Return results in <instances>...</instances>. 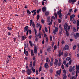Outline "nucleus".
Listing matches in <instances>:
<instances>
[{
    "mask_svg": "<svg viewBox=\"0 0 79 79\" xmlns=\"http://www.w3.org/2000/svg\"><path fill=\"white\" fill-rule=\"evenodd\" d=\"M76 69L77 71L76 72V76L77 77V73H79V66L76 65Z\"/></svg>",
    "mask_w": 79,
    "mask_h": 79,
    "instance_id": "1",
    "label": "nucleus"
},
{
    "mask_svg": "<svg viewBox=\"0 0 79 79\" xmlns=\"http://www.w3.org/2000/svg\"><path fill=\"white\" fill-rule=\"evenodd\" d=\"M32 25L33 27L34 28L35 27V24L34 23L32 22V20H30V25L31 26V25Z\"/></svg>",
    "mask_w": 79,
    "mask_h": 79,
    "instance_id": "2",
    "label": "nucleus"
},
{
    "mask_svg": "<svg viewBox=\"0 0 79 79\" xmlns=\"http://www.w3.org/2000/svg\"><path fill=\"white\" fill-rule=\"evenodd\" d=\"M27 73L28 75H30V74L32 73V71L31 69H28L27 71Z\"/></svg>",
    "mask_w": 79,
    "mask_h": 79,
    "instance_id": "3",
    "label": "nucleus"
},
{
    "mask_svg": "<svg viewBox=\"0 0 79 79\" xmlns=\"http://www.w3.org/2000/svg\"><path fill=\"white\" fill-rule=\"evenodd\" d=\"M55 30H54L53 31V34L54 35L56 34V32H57L58 31V29L57 27H56L55 28Z\"/></svg>",
    "mask_w": 79,
    "mask_h": 79,
    "instance_id": "4",
    "label": "nucleus"
},
{
    "mask_svg": "<svg viewBox=\"0 0 79 79\" xmlns=\"http://www.w3.org/2000/svg\"><path fill=\"white\" fill-rule=\"evenodd\" d=\"M77 1V0H69V3L72 2V4L73 5L74 3L75 2H76Z\"/></svg>",
    "mask_w": 79,
    "mask_h": 79,
    "instance_id": "5",
    "label": "nucleus"
},
{
    "mask_svg": "<svg viewBox=\"0 0 79 79\" xmlns=\"http://www.w3.org/2000/svg\"><path fill=\"white\" fill-rule=\"evenodd\" d=\"M54 64H55L56 66H58V59H55V62L54 63Z\"/></svg>",
    "mask_w": 79,
    "mask_h": 79,
    "instance_id": "6",
    "label": "nucleus"
},
{
    "mask_svg": "<svg viewBox=\"0 0 79 79\" xmlns=\"http://www.w3.org/2000/svg\"><path fill=\"white\" fill-rule=\"evenodd\" d=\"M61 72V69H60V70L56 72V74H58L59 76H60V74Z\"/></svg>",
    "mask_w": 79,
    "mask_h": 79,
    "instance_id": "7",
    "label": "nucleus"
},
{
    "mask_svg": "<svg viewBox=\"0 0 79 79\" xmlns=\"http://www.w3.org/2000/svg\"><path fill=\"white\" fill-rule=\"evenodd\" d=\"M75 38L76 39H77V37H79V33H77L76 34V35H74Z\"/></svg>",
    "mask_w": 79,
    "mask_h": 79,
    "instance_id": "8",
    "label": "nucleus"
},
{
    "mask_svg": "<svg viewBox=\"0 0 79 79\" xmlns=\"http://www.w3.org/2000/svg\"><path fill=\"white\" fill-rule=\"evenodd\" d=\"M64 48L66 50H69V46L67 45H66L65 46Z\"/></svg>",
    "mask_w": 79,
    "mask_h": 79,
    "instance_id": "9",
    "label": "nucleus"
},
{
    "mask_svg": "<svg viewBox=\"0 0 79 79\" xmlns=\"http://www.w3.org/2000/svg\"><path fill=\"white\" fill-rule=\"evenodd\" d=\"M44 67L45 68H46V69L48 68L49 66H48V64H47V63H46L44 64Z\"/></svg>",
    "mask_w": 79,
    "mask_h": 79,
    "instance_id": "10",
    "label": "nucleus"
},
{
    "mask_svg": "<svg viewBox=\"0 0 79 79\" xmlns=\"http://www.w3.org/2000/svg\"><path fill=\"white\" fill-rule=\"evenodd\" d=\"M51 49H52V47H48L47 49V51L48 52H50L51 51Z\"/></svg>",
    "mask_w": 79,
    "mask_h": 79,
    "instance_id": "11",
    "label": "nucleus"
},
{
    "mask_svg": "<svg viewBox=\"0 0 79 79\" xmlns=\"http://www.w3.org/2000/svg\"><path fill=\"white\" fill-rule=\"evenodd\" d=\"M29 43L30 44L31 47H33V46H34V44L33 43H32V41H29Z\"/></svg>",
    "mask_w": 79,
    "mask_h": 79,
    "instance_id": "12",
    "label": "nucleus"
},
{
    "mask_svg": "<svg viewBox=\"0 0 79 79\" xmlns=\"http://www.w3.org/2000/svg\"><path fill=\"white\" fill-rule=\"evenodd\" d=\"M67 78V76H66V75L65 74H64L62 79H66Z\"/></svg>",
    "mask_w": 79,
    "mask_h": 79,
    "instance_id": "13",
    "label": "nucleus"
},
{
    "mask_svg": "<svg viewBox=\"0 0 79 79\" xmlns=\"http://www.w3.org/2000/svg\"><path fill=\"white\" fill-rule=\"evenodd\" d=\"M67 27H68V24H67L66 23H65L64 26V29H67Z\"/></svg>",
    "mask_w": 79,
    "mask_h": 79,
    "instance_id": "14",
    "label": "nucleus"
},
{
    "mask_svg": "<svg viewBox=\"0 0 79 79\" xmlns=\"http://www.w3.org/2000/svg\"><path fill=\"white\" fill-rule=\"evenodd\" d=\"M24 52L25 55H26V42L24 43Z\"/></svg>",
    "mask_w": 79,
    "mask_h": 79,
    "instance_id": "15",
    "label": "nucleus"
},
{
    "mask_svg": "<svg viewBox=\"0 0 79 79\" xmlns=\"http://www.w3.org/2000/svg\"><path fill=\"white\" fill-rule=\"evenodd\" d=\"M34 53H35V54L37 53V48H34Z\"/></svg>",
    "mask_w": 79,
    "mask_h": 79,
    "instance_id": "16",
    "label": "nucleus"
},
{
    "mask_svg": "<svg viewBox=\"0 0 79 79\" xmlns=\"http://www.w3.org/2000/svg\"><path fill=\"white\" fill-rule=\"evenodd\" d=\"M65 34L67 36V37H68V36H69V33H68V31L67 30H66Z\"/></svg>",
    "mask_w": 79,
    "mask_h": 79,
    "instance_id": "17",
    "label": "nucleus"
},
{
    "mask_svg": "<svg viewBox=\"0 0 79 79\" xmlns=\"http://www.w3.org/2000/svg\"><path fill=\"white\" fill-rule=\"evenodd\" d=\"M36 28H38V27H40V23H38L36 25Z\"/></svg>",
    "mask_w": 79,
    "mask_h": 79,
    "instance_id": "18",
    "label": "nucleus"
},
{
    "mask_svg": "<svg viewBox=\"0 0 79 79\" xmlns=\"http://www.w3.org/2000/svg\"><path fill=\"white\" fill-rule=\"evenodd\" d=\"M61 10H60L57 12V15H61Z\"/></svg>",
    "mask_w": 79,
    "mask_h": 79,
    "instance_id": "19",
    "label": "nucleus"
},
{
    "mask_svg": "<svg viewBox=\"0 0 79 79\" xmlns=\"http://www.w3.org/2000/svg\"><path fill=\"white\" fill-rule=\"evenodd\" d=\"M42 10H47V7L44 6L42 8Z\"/></svg>",
    "mask_w": 79,
    "mask_h": 79,
    "instance_id": "20",
    "label": "nucleus"
},
{
    "mask_svg": "<svg viewBox=\"0 0 79 79\" xmlns=\"http://www.w3.org/2000/svg\"><path fill=\"white\" fill-rule=\"evenodd\" d=\"M59 35L61 36V35H62V31H61V30H59Z\"/></svg>",
    "mask_w": 79,
    "mask_h": 79,
    "instance_id": "21",
    "label": "nucleus"
},
{
    "mask_svg": "<svg viewBox=\"0 0 79 79\" xmlns=\"http://www.w3.org/2000/svg\"><path fill=\"white\" fill-rule=\"evenodd\" d=\"M31 70H32V71H33L34 73H35V69H33V67H32L31 68Z\"/></svg>",
    "mask_w": 79,
    "mask_h": 79,
    "instance_id": "22",
    "label": "nucleus"
},
{
    "mask_svg": "<svg viewBox=\"0 0 79 79\" xmlns=\"http://www.w3.org/2000/svg\"><path fill=\"white\" fill-rule=\"evenodd\" d=\"M38 36L39 38H41V33H40V32H39L38 33Z\"/></svg>",
    "mask_w": 79,
    "mask_h": 79,
    "instance_id": "23",
    "label": "nucleus"
},
{
    "mask_svg": "<svg viewBox=\"0 0 79 79\" xmlns=\"http://www.w3.org/2000/svg\"><path fill=\"white\" fill-rule=\"evenodd\" d=\"M49 15V12L48 11L46 12L45 13V16H48Z\"/></svg>",
    "mask_w": 79,
    "mask_h": 79,
    "instance_id": "24",
    "label": "nucleus"
},
{
    "mask_svg": "<svg viewBox=\"0 0 79 79\" xmlns=\"http://www.w3.org/2000/svg\"><path fill=\"white\" fill-rule=\"evenodd\" d=\"M31 56H34V52H33V51L31 50Z\"/></svg>",
    "mask_w": 79,
    "mask_h": 79,
    "instance_id": "25",
    "label": "nucleus"
},
{
    "mask_svg": "<svg viewBox=\"0 0 79 79\" xmlns=\"http://www.w3.org/2000/svg\"><path fill=\"white\" fill-rule=\"evenodd\" d=\"M70 60H71V57H67L66 58V61H69Z\"/></svg>",
    "mask_w": 79,
    "mask_h": 79,
    "instance_id": "26",
    "label": "nucleus"
},
{
    "mask_svg": "<svg viewBox=\"0 0 79 79\" xmlns=\"http://www.w3.org/2000/svg\"><path fill=\"white\" fill-rule=\"evenodd\" d=\"M22 39L23 40H24L25 39H26V37H25L24 36H22Z\"/></svg>",
    "mask_w": 79,
    "mask_h": 79,
    "instance_id": "27",
    "label": "nucleus"
},
{
    "mask_svg": "<svg viewBox=\"0 0 79 79\" xmlns=\"http://www.w3.org/2000/svg\"><path fill=\"white\" fill-rule=\"evenodd\" d=\"M51 21L52 22L53 21V19H54V20L55 19V17L52 16L51 18Z\"/></svg>",
    "mask_w": 79,
    "mask_h": 79,
    "instance_id": "28",
    "label": "nucleus"
},
{
    "mask_svg": "<svg viewBox=\"0 0 79 79\" xmlns=\"http://www.w3.org/2000/svg\"><path fill=\"white\" fill-rule=\"evenodd\" d=\"M28 29H29V27L28 26H26L25 28L24 29L27 30V31Z\"/></svg>",
    "mask_w": 79,
    "mask_h": 79,
    "instance_id": "29",
    "label": "nucleus"
},
{
    "mask_svg": "<svg viewBox=\"0 0 79 79\" xmlns=\"http://www.w3.org/2000/svg\"><path fill=\"white\" fill-rule=\"evenodd\" d=\"M54 15L56 18H57V17H58V15H57V14H56V13H54Z\"/></svg>",
    "mask_w": 79,
    "mask_h": 79,
    "instance_id": "30",
    "label": "nucleus"
},
{
    "mask_svg": "<svg viewBox=\"0 0 79 79\" xmlns=\"http://www.w3.org/2000/svg\"><path fill=\"white\" fill-rule=\"evenodd\" d=\"M32 62L31 61L30 64V67H32Z\"/></svg>",
    "mask_w": 79,
    "mask_h": 79,
    "instance_id": "31",
    "label": "nucleus"
},
{
    "mask_svg": "<svg viewBox=\"0 0 79 79\" xmlns=\"http://www.w3.org/2000/svg\"><path fill=\"white\" fill-rule=\"evenodd\" d=\"M61 68L62 69H64V65H63V64H62L61 66Z\"/></svg>",
    "mask_w": 79,
    "mask_h": 79,
    "instance_id": "32",
    "label": "nucleus"
},
{
    "mask_svg": "<svg viewBox=\"0 0 79 79\" xmlns=\"http://www.w3.org/2000/svg\"><path fill=\"white\" fill-rule=\"evenodd\" d=\"M47 19H48V23H49V22H50V17H48L47 18Z\"/></svg>",
    "mask_w": 79,
    "mask_h": 79,
    "instance_id": "33",
    "label": "nucleus"
},
{
    "mask_svg": "<svg viewBox=\"0 0 79 79\" xmlns=\"http://www.w3.org/2000/svg\"><path fill=\"white\" fill-rule=\"evenodd\" d=\"M63 63L64 64V65H65V64H66V60H64Z\"/></svg>",
    "mask_w": 79,
    "mask_h": 79,
    "instance_id": "34",
    "label": "nucleus"
},
{
    "mask_svg": "<svg viewBox=\"0 0 79 79\" xmlns=\"http://www.w3.org/2000/svg\"><path fill=\"white\" fill-rule=\"evenodd\" d=\"M37 20H38V19H39V18H40V16H39V15H38L37 16Z\"/></svg>",
    "mask_w": 79,
    "mask_h": 79,
    "instance_id": "35",
    "label": "nucleus"
},
{
    "mask_svg": "<svg viewBox=\"0 0 79 79\" xmlns=\"http://www.w3.org/2000/svg\"><path fill=\"white\" fill-rule=\"evenodd\" d=\"M71 62H72V60H70L69 61V65L71 64Z\"/></svg>",
    "mask_w": 79,
    "mask_h": 79,
    "instance_id": "36",
    "label": "nucleus"
},
{
    "mask_svg": "<svg viewBox=\"0 0 79 79\" xmlns=\"http://www.w3.org/2000/svg\"><path fill=\"white\" fill-rule=\"evenodd\" d=\"M39 74V73L38 72V70H36V75H38Z\"/></svg>",
    "mask_w": 79,
    "mask_h": 79,
    "instance_id": "37",
    "label": "nucleus"
},
{
    "mask_svg": "<svg viewBox=\"0 0 79 79\" xmlns=\"http://www.w3.org/2000/svg\"><path fill=\"white\" fill-rule=\"evenodd\" d=\"M50 64L51 66H53V62H50Z\"/></svg>",
    "mask_w": 79,
    "mask_h": 79,
    "instance_id": "38",
    "label": "nucleus"
},
{
    "mask_svg": "<svg viewBox=\"0 0 79 79\" xmlns=\"http://www.w3.org/2000/svg\"><path fill=\"white\" fill-rule=\"evenodd\" d=\"M50 72L51 73H52V72H53V69H50Z\"/></svg>",
    "mask_w": 79,
    "mask_h": 79,
    "instance_id": "39",
    "label": "nucleus"
},
{
    "mask_svg": "<svg viewBox=\"0 0 79 79\" xmlns=\"http://www.w3.org/2000/svg\"><path fill=\"white\" fill-rule=\"evenodd\" d=\"M41 69H42V67H40L39 69V72H40V71H41Z\"/></svg>",
    "mask_w": 79,
    "mask_h": 79,
    "instance_id": "40",
    "label": "nucleus"
},
{
    "mask_svg": "<svg viewBox=\"0 0 79 79\" xmlns=\"http://www.w3.org/2000/svg\"><path fill=\"white\" fill-rule=\"evenodd\" d=\"M63 73L64 74H66V70H65V69H64Z\"/></svg>",
    "mask_w": 79,
    "mask_h": 79,
    "instance_id": "41",
    "label": "nucleus"
},
{
    "mask_svg": "<svg viewBox=\"0 0 79 79\" xmlns=\"http://www.w3.org/2000/svg\"><path fill=\"white\" fill-rule=\"evenodd\" d=\"M75 16V15H72V16H71V18H73V19H74V17Z\"/></svg>",
    "mask_w": 79,
    "mask_h": 79,
    "instance_id": "42",
    "label": "nucleus"
},
{
    "mask_svg": "<svg viewBox=\"0 0 79 79\" xmlns=\"http://www.w3.org/2000/svg\"><path fill=\"white\" fill-rule=\"evenodd\" d=\"M73 50H76V45H74L73 46Z\"/></svg>",
    "mask_w": 79,
    "mask_h": 79,
    "instance_id": "43",
    "label": "nucleus"
},
{
    "mask_svg": "<svg viewBox=\"0 0 79 79\" xmlns=\"http://www.w3.org/2000/svg\"><path fill=\"white\" fill-rule=\"evenodd\" d=\"M27 12L28 14H31V11H30L29 10H27Z\"/></svg>",
    "mask_w": 79,
    "mask_h": 79,
    "instance_id": "44",
    "label": "nucleus"
},
{
    "mask_svg": "<svg viewBox=\"0 0 79 79\" xmlns=\"http://www.w3.org/2000/svg\"><path fill=\"white\" fill-rule=\"evenodd\" d=\"M70 29V26H69L68 27L67 30L68 31H69Z\"/></svg>",
    "mask_w": 79,
    "mask_h": 79,
    "instance_id": "45",
    "label": "nucleus"
},
{
    "mask_svg": "<svg viewBox=\"0 0 79 79\" xmlns=\"http://www.w3.org/2000/svg\"><path fill=\"white\" fill-rule=\"evenodd\" d=\"M27 79H32V77H28Z\"/></svg>",
    "mask_w": 79,
    "mask_h": 79,
    "instance_id": "46",
    "label": "nucleus"
},
{
    "mask_svg": "<svg viewBox=\"0 0 79 79\" xmlns=\"http://www.w3.org/2000/svg\"><path fill=\"white\" fill-rule=\"evenodd\" d=\"M73 31L74 32H76V29L75 28V27H73Z\"/></svg>",
    "mask_w": 79,
    "mask_h": 79,
    "instance_id": "47",
    "label": "nucleus"
},
{
    "mask_svg": "<svg viewBox=\"0 0 79 79\" xmlns=\"http://www.w3.org/2000/svg\"><path fill=\"white\" fill-rule=\"evenodd\" d=\"M45 31L46 32L48 31V30H47V27H45Z\"/></svg>",
    "mask_w": 79,
    "mask_h": 79,
    "instance_id": "48",
    "label": "nucleus"
},
{
    "mask_svg": "<svg viewBox=\"0 0 79 79\" xmlns=\"http://www.w3.org/2000/svg\"><path fill=\"white\" fill-rule=\"evenodd\" d=\"M59 16L60 18H62V15L61 14L59 15Z\"/></svg>",
    "mask_w": 79,
    "mask_h": 79,
    "instance_id": "49",
    "label": "nucleus"
},
{
    "mask_svg": "<svg viewBox=\"0 0 79 79\" xmlns=\"http://www.w3.org/2000/svg\"><path fill=\"white\" fill-rule=\"evenodd\" d=\"M50 40L51 41H52V37L51 36H50Z\"/></svg>",
    "mask_w": 79,
    "mask_h": 79,
    "instance_id": "50",
    "label": "nucleus"
},
{
    "mask_svg": "<svg viewBox=\"0 0 79 79\" xmlns=\"http://www.w3.org/2000/svg\"><path fill=\"white\" fill-rule=\"evenodd\" d=\"M56 48H57L56 46L55 45L54 46V50H56Z\"/></svg>",
    "mask_w": 79,
    "mask_h": 79,
    "instance_id": "51",
    "label": "nucleus"
},
{
    "mask_svg": "<svg viewBox=\"0 0 79 79\" xmlns=\"http://www.w3.org/2000/svg\"><path fill=\"white\" fill-rule=\"evenodd\" d=\"M69 65H68V63H67L65 65V66L66 67V68H68Z\"/></svg>",
    "mask_w": 79,
    "mask_h": 79,
    "instance_id": "52",
    "label": "nucleus"
},
{
    "mask_svg": "<svg viewBox=\"0 0 79 79\" xmlns=\"http://www.w3.org/2000/svg\"><path fill=\"white\" fill-rule=\"evenodd\" d=\"M67 56H68V53H66L64 54V56H65V57H67Z\"/></svg>",
    "mask_w": 79,
    "mask_h": 79,
    "instance_id": "53",
    "label": "nucleus"
},
{
    "mask_svg": "<svg viewBox=\"0 0 79 79\" xmlns=\"http://www.w3.org/2000/svg\"><path fill=\"white\" fill-rule=\"evenodd\" d=\"M48 60H49V58H48V57L46 58V62H48Z\"/></svg>",
    "mask_w": 79,
    "mask_h": 79,
    "instance_id": "54",
    "label": "nucleus"
},
{
    "mask_svg": "<svg viewBox=\"0 0 79 79\" xmlns=\"http://www.w3.org/2000/svg\"><path fill=\"white\" fill-rule=\"evenodd\" d=\"M32 37V36L31 35H30L28 37L29 38V39H31V37Z\"/></svg>",
    "mask_w": 79,
    "mask_h": 79,
    "instance_id": "55",
    "label": "nucleus"
},
{
    "mask_svg": "<svg viewBox=\"0 0 79 79\" xmlns=\"http://www.w3.org/2000/svg\"><path fill=\"white\" fill-rule=\"evenodd\" d=\"M69 71L70 72H72V69H71V68H70L69 69Z\"/></svg>",
    "mask_w": 79,
    "mask_h": 79,
    "instance_id": "56",
    "label": "nucleus"
},
{
    "mask_svg": "<svg viewBox=\"0 0 79 79\" xmlns=\"http://www.w3.org/2000/svg\"><path fill=\"white\" fill-rule=\"evenodd\" d=\"M22 73H26V71H25V70H23L22 71Z\"/></svg>",
    "mask_w": 79,
    "mask_h": 79,
    "instance_id": "57",
    "label": "nucleus"
},
{
    "mask_svg": "<svg viewBox=\"0 0 79 79\" xmlns=\"http://www.w3.org/2000/svg\"><path fill=\"white\" fill-rule=\"evenodd\" d=\"M35 61H34L33 63V65L34 66H35Z\"/></svg>",
    "mask_w": 79,
    "mask_h": 79,
    "instance_id": "58",
    "label": "nucleus"
},
{
    "mask_svg": "<svg viewBox=\"0 0 79 79\" xmlns=\"http://www.w3.org/2000/svg\"><path fill=\"white\" fill-rule=\"evenodd\" d=\"M13 39L14 41H16V40L17 39V38H16L14 37V38H13Z\"/></svg>",
    "mask_w": 79,
    "mask_h": 79,
    "instance_id": "59",
    "label": "nucleus"
},
{
    "mask_svg": "<svg viewBox=\"0 0 79 79\" xmlns=\"http://www.w3.org/2000/svg\"><path fill=\"white\" fill-rule=\"evenodd\" d=\"M61 62H59L58 63V66H60L61 65Z\"/></svg>",
    "mask_w": 79,
    "mask_h": 79,
    "instance_id": "60",
    "label": "nucleus"
},
{
    "mask_svg": "<svg viewBox=\"0 0 79 79\" xmlns=\"http://www.w3.org/2000/svg\"><path fill=\"white\" fill-rule=\"evenodd\" d=\"M53 58H51V62H53Z\"/></svg>",
    "mask_w": 79,
    "mask_h": 79,
    "instance_id": "61",
    "label": "nucleus"
},
{
    "mask_svg": "<svg viewBox=\"0 0 79 79\" xmlns=\"http://www.w3.org/2000/svg\"><path fill=\"white\" fill-rule=\"evenodd\" d=\"M58 22L59 23H61V20H60V19H59L58 20Z\"/></svg>",
    "mask_w": 79,
    "mask_h": 79,
    "instance_id": "62",
    "label": "nucleus"
},
{
    "mask_svg": "<svg viewBox=\"0 0 79 79\" xmlns=\"http://www.w3.org/2000/svg\"><path fill=\"white\" fill-rule=\"evenodd\" d=\"M75 69V67L74 66H73V71H74V70Z\"/></svg>",
    "mask_w": 79,
    "mask_h": 79,
    "instance_id": "63",
    "label": "nucleus"
},
{
    "mask_svg": "<svg viewBox=\"0 0 79 79\" xmlns=\"http://www.w3.org/2000/svg\"><path fill=\"white\" fill-rule=\"evenodd\" d=\"M72 79H76V78L75 77H72Z\"/></svg>",
    "mask_w": 79,
    "mask_h": 79,
    "instance_id": "64",
    "label": "nucleus"
}]
</instances>
